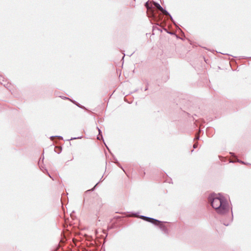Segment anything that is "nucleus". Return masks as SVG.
<instances>
[{"instance_id": "8", "label": "nucleus", "mask_w": 251, "mask_h": 251, "mask_svg": "<svg viewBox=\"0 0 251 251\" xmlns=\"http://www.w3.org/2000/svg\"><path fill=\"white\" fill-rule=\"evenodd\" d=\"M193 147L194 148H196L197 147V145L195 144L194 145H193Z\"/></svg>"}, {"instance_id": "4", "label": "nucleus", "mask_w": 251, "mask_h": 251, "mask_svg": "<svg viewBox=\"0 0 251 251\" xmlns=\"http://www.w3.org/2000/svg\"><path fill=\"white\" fill-rule=\"evenodd\" d=\"M164 15H166V16H170L171 19L172 20H173V19L172 18V17L171 16V15L169 14V13L166 11V10L164 9H163V11H161Z\"/></svg>"}, {"instance_id": "2", "label": "nucleus", "mask_w": 251, "mask_h": 251, "mask_svg": "<svg viewBox=\"0 0 251 251\" xmlns=\"http://www.w3.org/2000/svg\"><path fill=\"white\" fill-rule=\"evenodd\" d=\"M141 218L148 222L152 223L155 225L159 226V227L162 231L165 232H167V228L166 226L160 221L155 219L144 216H141Z\"/></svg>"}, {"instance_id": "3", "label": "nucleus", "mask_w": 251, "mask_h": 251, "mask_svg": "<svg viewBox=\"0 0 251 251\" xmlns=\"http://www.w3.org/2000/svg\"><path fill=\"white\" fill-rule=\"evenodd\" d=\"M154 5L160 11H163V7L159 3L154 2Z\"/></svg>"}, {"instance_id": "9", "label": "nucleus", "mask_w": 251, "mask_h": 251, "mask_svg": "<svg viewBox=\"0 0 251 251\" xmlns=\"http://www.w3.org/2000/svg\"><path fill=\"white\" fill-rule=\"evenodd\" d=\"M238 162H241V163H243H243H244V162L241 161H239V160H238Z\"/></svg>"}, {"instance_id": "1", "label": "nucleus", "mask_w": 251, "mask_h": 251, "mask_svg": "<svg viewBox=\"0 0 251 251\" xmlns=\"http://www.w3.org/2000/svg\"><path fill=\"white\" fill-rule=\"evenodd\" d=\"M209 201L213 208L220 214H224L229 210V205L226 199L221 194H213L209 197Z\"/></svg>"}, {"instance_id": "7", "label": "nucleus", "mask_w": 251, "mask_h": 251, "mask_svg": "<svg viewBox=\"0 0 251 251\" xmlns=\"http://www.w3.org/2000/svg\"><path fill=\"white\" fill-rule=\"evenodd\" d=\"M79 138H80V137H77V138H72L71 139H70V140H74V139H79Z\"/></svg>"}, {"instance_id": "5", "label": "nucleus", "mask_w": 251, "mask_h": 251, "mask_svg": "<svg viewBox=\"0 0 251 251\" xmlns=\"http://www.w3.org/2000/svg\"><path fill=\"white\" fill-rule=\"evenodd\" d=\"M98 130H99V135L97 136V139L98 140H100L101 138H102V135L101 134V131L100 130V129H99L98 127Z\"/></svg>"}, {"instance_id": "10", "label": "nucleus", "mask_w": 251, "mask_h": 251, "mask_svg": "<svg viewBox=\"0 0 251 251\" xmlns=\"http://www.w3.org/2000/svg\"><path fill=\"white\" fill-rule=\"evenodd\" d=\"M199 136H197L196 137V139L197 140L199 139Z\"/></svg>"}, {"instance_id": "11", "label": "nucleus", "mask_w": 251, "mask_h": 251, "mask_svg": "<svg viewBox=\"0 0 251 251\" xmlns=\"http://www.w3.org/2000/svg\"><path fill=\"white\" fill-rule=\"evenodd\" d=\"M49 176L51 178V176L50 175H49Z\"/></svg>"}, {"instance_id": "6", "label": "nucleus", "mask_w": 251, "mask_h": 251, "mask_svg": "<svg viewBox=\"0 0 251 251\" xmlns=\"http://www.w3.org/2000/svg\"><path fill=\"white\" fill-rule=\"evenodd\" d=\"M145 6H146V7H147V8L148 9H149V2H147L146 3V4H145Z\"/></svg>"}]
</instances>
